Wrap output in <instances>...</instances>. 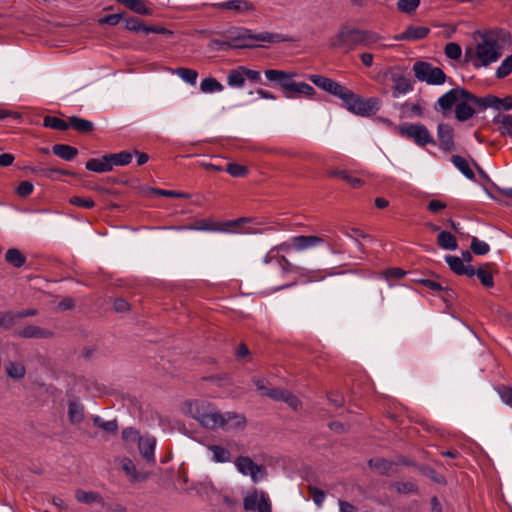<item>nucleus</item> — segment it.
<instances>
[{
    "instance_id": "f257e3e1",
    "label": "nucleus",
    "mask_w": 512,
    "mask_h": 512,
    "mask_svg": "<svg viewBox=\"0 0 512 512\" xmlns=\"http://www.w3.org/2000/svg\"><path fill=\"white\" fill-rule=\"evenodd\" d=\"M290 41V38L278 33L261 32L253 34L251 30L243 27H236L228 30L225 34V40L216 41L220 49L226 48H253L257 47L255 42L280 43Z\"/></svg>"
},
{
    "instance_id": "f03ea898",
    "label": "nucleus",
    "mask_w": 512,
    "mask_h": 512,
    "mask_svg": "<svg viewBox=\"0 0 512 512\" xmlns=\"http://www.w3.org/2000/svg\"><path fill=\"white\" fill-rule=\"evenodd\" d=\"M265 76L269 81L277 82L280 85L286 98L313 97L316 93L311 85L294 81L293 77L296 76V73L269 69L265 71Z\"/></svg>"
},
{
    "instance_id": "7ed1b4c3",
    "label": "nucleus",
    "mask_w": 512,
    "mask_h": 512,
    "mask_svg": "<svg viewBox=\"0 0 512 512\" xmlns=\"http://www.w3.org/2000/svg\"><path fill=\"white\" fill-rule=\"evenodd\" d=\"M501 56L498 40L491 34H485L477 43L476 48H467L465 58L472 61L475 67L487 66L496 62Z\"/></svg>"
},
{
    "instance_id": "20e7f679",
    "label": "nucleus",
    "mask_w": 512,
    "mask_h": 512,
    "mask_svg": "<svg viewBox=\"0 0 512 512\" xmlns=\"http://www.w3.org/2000/svg\"><path fill=\"white\" fill-rule=\"evenodd\" d=\"M188 411L203 427L217 429L223 426L222 413L211 403L203 400H194L189 403Z\"/></svg>"
},
{
    "instance_id": "39448f33",
    "label": "nucleus",
    "mask_w": 512,
    "mask_h": 512,
    "mask_svg": "<svg viewBox=\"0 0 512 512\" xmlns=\"http://www.w3.org/2000/svg\"><path fill=\"white\" fill-rule=\"evenodd\" d=\"M251 221L252 220L250 218L246 217L223 222L215 221L212 218H206L196 220L193 223L184 226L183 229L194 231L233 233L237 232V228H242L246 223H250Z\"/></svg>"
},
{
    "instance_id": "423d86ee",
    "label": "nucleus",
    "mask_w": 512,
    "mask_h": 512,
    "mask_svg": "<svg viewBox=\"0 0 512 512\" xmlns=\"http://www.w3.org/2000/svg\"><path fill=\"white\" fill-rule=\"evenodd\" d=\"M340 99L350 112L360 116H369L378 110L379 107V100L377 98L363 99L348 88H346Z\"/></svg>"
},
{
    "instance_id": "0eeeda50",
    "label": "nucleus",
    "mask_w": 512,
    "mask_h": 512,
    "mask_svg": "<svg viewBox=\"0 0 512 512\" xmlns=\"http://www.w3.org/2000/svg\"><path fill=\"white\" fill-rule=\"evenodd\" d=\"M397 130L402 137L413 140L420 147L436 144L429 130L421 123H404Z\"/></svg>"
},
{
    "instance_id": "6e6552de",
    "label": "nucleus",
    "mask_w": 512,
    "mask_h": 512,
    "mask_svg": "<svg viewBox=\"0 0 512 512\" xmlns=\"http://www.w3.org/2000/svg\"><path fill=\"white\" fill-rule=\"evenodd\" d=\"M415 77L429 85H441L446 81V75L439 67L424 61H418L413 65Z\"/></svg>"
},
{
    "instance_id": "1a4fd4ad",
    "label": "nucleus",
    "mask_w": 512,
    "mask_h": 512,
    "mask_svg": "<svg viewBox=\"0 0 512 512\" xmlns=\"http://www.w3.org/2000/svg\"><path fill=\"white\" fill-rule=\"evenodd\" d=\"M359 29L341 27L337 33L331 37L330 46L340 49L344 52H350L359 46Z\"/></svg>"
},
{
    "instance_id": "9d476101",
    "label": "nucleus",
    "mask_w": 512,
    "mask_h": 512,
    "mask_svg": "<svg viewBox=\"0 0 512 512\" xmlns=\"http://www.w3.org/2000/svg\"><path fill=\"white\" fill-rule=\"evenodd\" d=\"M460 99L472 100L476 105L478 97L470 93L469 91L456 87L443 94L437 101V105L443 111L450 110L454 105L460 101Z\"/></svg>"
},
{
    "instance_id": "9b49d317",
    "label": "nucleus",
    "mask_w": 512,
    "mask_h": 512,
    "mask_svg": "<svg viewBox=\"0 0 512 512\" xmlns=\"http://www.w3.org/2000/svg\"><path fill=\"white\" fill-rule=\"evenodd\" d=\"M235 466L241 474L250 476L254 483L263 479L267 474L266 468L263 465L256 464L248 456L237 457L235 460Z\"/></svg>"
},
{
    "instance_id": "f8f14e48",
    "label": "nucleus",
    "mask_w": 512,
    "mask_h": 512,
    "mask_svg": "<svg viewBox=\"0 0 512 512\" xmlns=\"http://www.w3.org/2000/svg\"><path fill=\"white\" fill-rule=\"evenodd\" d=\"M399 465H409L405 458H400L398 461H390L382 457L371 458L368 461V466L379 475L393 476L399 472Z\"/></svg>"
},
{
    "instance_id": "ddd939ff",
    "label": "nucleus",
    "mask_w": 512,
    "mask_h": 512,
    "mask_svg": "<svg viewBox=\"0 0 512 512\" xmlns=\"http://www.w3.org/2000/svg\"><path fill=\"white\" fill-rule=\"evenodd\" d=\"M243 506L247 511L271 512V504L263 491L249 493L244 498Z\"/></svg>"
},
{
    "instance_id": "4468645a",
    "label": "nucleus",
    "mask_w": 512,
    "mask_h": 512,
    "mask_svg": "<svg viewBox=\"0 0 512 512\" xmlns=\"http://www.w3.org/2000/svg\"><path fill=\"white\" fill-rule=\"evenodd\" d=\"M308 79L320 89L340 98L346 87L322 75H309Z\"/></svg>"
},
{
    "instance_id": "2eb2a0df",
    "label": "nucleus",
    "mask_w": 512,
    "mask_h": 512,
    "mask_svg": "<svg viewBox=\"0 0 512 512\" xmlns=\"http://www.w3.org/2000/svg\"><path fill=\"white\" fill-rule=\"evenodd\" d=\"M222 11H233L237 15H245L255 11V6L248 0H228L214 5Z\"/></svg>"
},
{
    "instance_id": "dca6fc26",
    "label": "nucleus",
    "mask_w": 512,
    "mask_h": 512,
    "mask_svg": "<svg viewBox=\"0 0 512 512\" xmlns=\"http://www.w3.org/2000/svg\"><path fill=\"white\" fill-rule=\"evenodd\" d=\"M437 136L439 140V147L446 152L455 150L454 130L445 123H440L437 127Z\"/></svg>"
},
{
    "instance_id": "f3484780",
    "label": "nucleus",
    "mask_w": 512,
    "mask_h": 512,
    "mask_svg": "<svg viewBox=\"0 0 512 512\" xmlns=\"http://www.w3.org/2000/svg\"><path fill=\"white\" fill-rule=\"evenodd\" d=\"M477 106L481 109L491 107L496 110H510L512 109V97L509 96L503 99L492 95L483 98L478 97Z\"/></svg>"
},
{
    "instance_id": "a211bd4d",
    "label": "nucleus",
    "mask_w": 512,
    "mask_h": 512,
    "mask_svg": "<svg viewBox=\"0 0 512 512\" xmlns=\"http://www.w3.org/2000/svg\"><path fill=\"white\" fill-rule=\"evenodd\" d=\"M14 335L20 338L26 339H47L53 336V333L50 330L41 328L36 325H27L21 329H18L14 332Z\"/></svg>"
},
{
    "instance_id": "6ab92c4d",
    "label": "nucleus",
    "mask_w": 512,
    "mask_h": 512,
    "mask_svg": "<svg viewBox=\"0 0 512 512\" xmlns=\"http://www.w3.org/2000/svg\"><path fill=\"white\" fill-rule=\"evenodd\" d=\"M155 447L156 439L153 436L144 435L139 438V452L148 463H155Z\"/></svg>"
},
{
    "instance_id": "aec40b11",
    "label": "nucleus",
    "mask_w": 512,
    "mask_h": 512,
    "mask_svg": "<svg viewBox=\"0 0 512 512\" xmlns=\"http://www.w3.org/2000/svg\"><path fill=\"white\" fill-rule=\"evenodd\" d=\"M430 30L424 26H408L404 32L395 36L398 41H416L425 38Z\"/></svg>"
},
{
    "instance_id": "412c9836",
    "label": "nucleus",
    "mask_w": 512,
    "mask_h": 512,
    "mask_svg": "<svg viewBox=\"0 0 512 512\" xmlns=\"http://www.w3.org/2000/svg\"><path fill=\"white\" fill-rule=\"evenodd\" d=\"M323 242V239L318 236H295L291 239V245L298 251L315 247Z\"/></svg>"
},
{
    "instance_id": "4be33fe9",
    "label": "nucleus",
    "mask_w": 512,
    "mask_h": 512,
    "mask_svg": "<svg viewBox=\"0 0 512 512\" xmlns=\"http://www.w3.org/2000/svg\"><path fill=\"white\" fill-rule=\"evenodd\" d=\"M473 105L477 106L472 100L460 99L455 108L456 119L461 122L470 119L475 113Z\"/></svg>"
},
{
    "instance_id": "5701e85b",
    "label": "nucleus",
    "mask_w": 512,
    "mask_h": 512,
    "mask_svg": "<svg viewBox=\"0 0 512 512\" xmlns=\"http://www.w3.org/2000/svg\"><path fill=\"white\" fill-rule=\"evenodd\" d=\"M86 169L92 172L104 173L112 170V162L109 155L102 158H92L86 162Z\"/></svg>"
},
{
    "instance_id": "b1692460",
    "label": "nucleus",
    "mask_w": 512,
    "mask_h": 512,
    "mask_svg": "<svg viewBox=\"0 0 512 512\" xmlns=\"http://www.w3.org/2000/svg\"><path fill=\"white\" fill-rule=\"evenodd\" d=\"M119 464L121 469L125 472V474L129 477L131 482H139L146 479V476L141 475L134 464V462L127 458L123 457L119 460Z\"/></svg>"
},
{
    "instance_id": "393cba45",
    "label": "nucleus",
    "mask_w": 512,
    "mask_h": 512,
    "mask_svg": "<svg viewBox=\"0 0 512 512\" xmlns=\"http://www.w3.org/2000/svg\"><path fill=\"white\" fill-rule=\"evenodd\" d=\"M223 417V426L220 428H243L246 424V418L242 414H238L236 412H226L222 413Z\"/></svg>"
},
{
    "instance_id": "a878e982",
    "label": "nucleus",
    "mask_w": 512,
    "mask_h": 512,
    "mask_svg": "<svg viewBox=\"0 0 512 512\" xmlns=\"http://www.w3.org/2000/svg\"><path fill=\"white\" fill-rule=\"evenodd\" d=\"M68 419L73 425L80 424L84 420V406L77 401H69Z\"/></svg>"
},
{
    "instance_id": "bb28decb",
    "label": "nucleus",
    "mask_w": 512,
    "mask_h": 512,
    "mask_svg": "<svg viewBox=\"0 0 512 512\" xmlns=\"http://www.w3.org/2000/svg\"><path fill=\"white\" fill-rule=\"evenodd\" d=\"M75 498L80 503H85V504L99 503L102 506L104 505L103 497L99 493L94 492V491H84V490L78 489L75 492Z\"/></svg>"
},
{
    "instance_id": "cd10ccee",
    "label": "nucleus",
    "mask_w": 512,
    "mask_h": 512,
    "mask_svg": "<svg viewBox=\"0 0 512 512\" xmlns=\"http://www.w3.org/2000/svg\"><path fill=\"white\" fill-rule=\"evenodd\" d=\"M52 152L61 159L71 161L77 156L78 149L66 144H55L52 147Z\"/></svg>"
},
{
    "instance_id": "c85d7f7f",
    "label": "nucleus",
    "mask_w": 512,
    "mask_h": 512,
    "mask_svg": "<svg viewBox=\"0 0 512 512\" xmlns=\"http://www.w3.org/2000/svg\"><path fill=\"white\" fill-rule=\"evenodd\" d=\"M69 127L75 129L79 133H89L94 129L93 122L80 118L78 116H71L68 118Z\"/></svg>"
},
{
    "instance_id": "c756f323",
    "label": "nucleus",
    "mask_w": 512,
    "mask_h": 512,
    "mask_svg": "<svg viewBox=\"0 0 512 512\" xmlns=\"http://www.w3.org/2000/svg\"><path fill=\"white\" fill-rule=\"evenodd\" d=\"M245 80L243 66L230 70L227 75V84L231 87L242 88Z\"/></svg>"
},
{
    "instance_id": "7c9ffc66",
    "label": "nucleus",
    "mask_w": 512,
    "mask_h": 512,
    "mask_svg": "<svg viewBox=\"0 0 512 512\" xmlns=\"http://www.w3.org/2000/svg\"><path fill=\"white\" fill-rule=\"evenodd\" d=\"M131 11L140 15H151L152 11L146 6L143 0H116Z\"/></svg>"
},
{
    "instance_id": "2f4dec72",
    "label": "nucleus",
    "mask_w": 512,
    "mask_h": 512,
    "mask_svg": "<svg viewBox=\"0 0 512 512\" xmlns=\"http://www.w3.org/2000/svg\"><path fill=\"white\" fill-rule=\"evenodd\" d=\"M32 173L41 176L46 177L51 180H57L59 175H71V172L59 168H37L33 167L30 169Z\"/></svg>"
},
{
    "instance_id": "473e14b6",
    "label": "nucleus",
    "mask_w": 512,
    "mask_h": 512,
    "mask_svg": "<svg viewBox=\"0 0 512 512\" xmlns=\"http://www.w3.org/2000/svg\"><path fill=\"white\" fill-rule=\"evenodd\" d=\"M5 260L13 267L20 268L25 264L26 257L20 250L11 248L7 250Z\"/></svg>"
},
{
    "instance_id": "72a5a7b5",
    "label": "nucleus",
    "mask_w": 512,
    "mask_h": 512,
    "mask_svg": "<svg viewBox=\"0 0 512 512\" xmlns=\"http://www.w3.org/2000/svg\"><path fill=\"white\" fill-rule=\"evenodd\" d=\"M389 488L399 494L417 493L418 487L414 482L395 481L390 483Z\"/></svg>"
},
{
    "instance_id": "f704fd0d",
    "label": "nucleus",
    "mask_w": 512,
    "mask_h": 512,
    "mask_svg": "<svg viewBox=\"0 0 512 512\" xmlns=\"http://www.w3.org/2000/svg\"><path fill=\"white\" fill-rule=\"evenodd\" d=\"M438 245L445 250H455L457 248L456 238L447 231H441L437 237Z\"/></svg>"
},
{
    "instance_id": "c9c22d12",
    "label": "nucleus",
    "mask_w": 512,
    "mask_h": 512,
    "mask_svg": "<svg viewBox=\"0 0 512 512\" xmlns=\"http://www.w3.org/2000/svg\"><path fill=\"white\" fill-rule=\"evenodd\" d=\"M330 176H335L342 179L343 181L347 182L352 188L355 189L362 187L364 184V181L362 179L350 175L345 170L332 171L330 172Z\"/></svg>"
},
{
    "instance_id": "e433bc0d",
    "label": "nucleus",
    "mask_w": 512,
    "mask_h": 512,
    "mask_svg": "<svg viewBox=\"0 0 512 512\" xmlns=\"http://www.w3.org/2000/svg\"><path fill=\"white\" fill-rule=\"evenodd\" d=\"M493 122L499 124V130L502 134L512 136V116L508 114H498Z\"/></svg>"
},
{
    "instance_id": "4c0bfd02",
    "label": "nucleus",
    "mask_w": 512,
    "mask_h": 512,
    "mask_svg": "<svg viewBox=\"0 0 512 512\" xmlns=\"http://www.w3.org/2000/svg\"><path fill=\"white\" fill-rule=\"evenodd\" d=\"M208 449L212 452L213 460L218 463L229 462L231 453L228 449L219 445H210Z\"/></svg>"
},
{
    "instance_id": "58836bf2",
    "label": "nucleus",
    "mask_w": 512,
    "mask_h": 512,
    "mask_svg": "<svg viewBox=\"0 0 512 512\" xmlns=\"http://www.w3.org/2000/svg\"><path fill=\"white\" fill-rule=\"evenodd\" d=\"M451 161L468 179L475 178V174L465 158L459 155H453Z\"/></svg>"
},
{
    "instance_id": "ea45409f",
    "label": "nucleus",
    "mask_w": 512,
    "mask_h": 512,
    "mask_svg": "<svg viewBox=\"0 0 512 512\" xmlns=\"http://www.w3.org/2000/svg\"><path fill=\"white\" fill-rule=\"evenodd\" d=\"M223 88V85L213 77H207L200 83V90L203 93L221 92Z\"/></svg>"
},
{
    "instance_id": "a19ab883",
    "label": "nucleus",
    "mask_w": 512,
    "mask_h": 512,
    "mask_svg": "<svg viewBox=\"0 0 512 512\" xmlns=\"http://www.w3.org/2000/svg\"><path fill=\"white\" fill-rule=\"evenodd\" d=\"M6 373L10 378L19 380L24 378L26 374V369L22 363L9 362L6 365Z\"/></svg>"
},
{
    "instance_id": "79ce46f5",
    "label": "nucleus",
    "mask_w": 512,
    "mask_h": 512,
    "mask_svg": "<svg viewBox=\"0 0 512 512\" xmlns=\"http://www.w3.org/2000/svg\"><path fill=\"white\" fill-rule=\"evenodd\" d=\"M358 38H359V45L370 47L371 45L379 42L382 37L375 32L359 29V37Z\"/></svg>"
},
{
    "instance_id": "37998d69",
    "label": "nucleus",
    "mask_w": 512,
    "mask_h": 512,
    "mask_svg": "<svg viewBox=\"0 0 512 512\" xmlns=\"http://www.w3.org/2000/svg\"><path fill=\"white\" fill-rule=\"evenodd\" d=\"M476 276L479 278L481 284L487 288L494 286V280L491 272L489 271V264H483L477 269Z\"/></svg>"
},
{
    "instance_id": "c03bdc74",
    "label": "nucleus",
    "mask_w": 512,
    "mask_h": 512,
    "mask_svg": "<svg viewBox=\"0 0 512 512\" xmlns=\"http://www.w3.org/2000/svg\"><path fill=\"white\" fill-rule=\"evenodd\" d=\"M173 73L179 76L183 81L195 85L198 77V72L191 68L180 67L173 70Z\"/></svg>"
},
{
    "instance_id": "a18cd8bd",
    "label": "nucleus",
    "mask_w": 512,
    "mask_h": 512,
    "mask_svg": "<svg viewBox=\"0 0 512 512\" xmlns=\"http://www.w3.org/2000/svg\"><path fill=\"white\" fill-rule=\"evenodd\" d=\"M395 82L393 97H398L400 94H405L412 89L409 79L404 76H397L393 78Z\"/></svg>"
},
{
    "instance_id": "49530a36",
    "label": "nucleus",
    "mask_w": 512,
    "mask_h": 512,
    "mask_svg": "<svg viewBox=\"0 0 512 512\" xmlns=\"http://www.w3.org/2000/svg\"><path fill=\"white\" fill-rule=\"evenodd\" d=\"M43 125L47 128L65 131L69 128L68 121H64L60 118L53 117V116H46L43 120Z\"/></svg>"
},
{
    "instance_id": "de8ad7c7",
    "label": "nucleus",
    "mask_w": 512,
    "mask_h": 512,
    "mask_svg": "<svg viewBox=\"0 0 512 512\" xmlns=\"http://www.w3.org/2000/svg\"><path fill=\"white\" fill-rule=\"evenodd\" d=\"M334 273L327 270H306L301 274L302 277L306 278L307 282L321 281L327 276L333 275Z\"/></svg>"
},
{
    "instance_id": "09e8293b",
    "label": "nucleus",
    "mask_w": 512,
    "mask_h": 512,
    "mask_svg": "<svg viewBox=\"0 0 512 512\" xmlns=\"http://www.w3.org/2000/svg\"><path fill=\"white\" fill-rule=\"evenodd\" d=\"M110 158V162H112L113 166H124L131 162L132 154L127 151H122L116 154H108Z\"/></svg>"
},
{
    "instance_id": "8fccbe9b",
    "label": "nucleus",
    "mask_w": 512,
    "mask_h": 512,
    "mask_svg": "<svg viewBox=\"0 0 512 512\" xmlns=\"http://www.w3.org/2000/svg\"><path fill=\"white\" fill-rule=\"evenodd\" d=\"M449 268L457 275H462L465 264L463 260L457 256L448 255L445 258Z\"/></svg>"
},
{
    "instance_id": "3c124183",
    "label": "nucleus",
    "mask_w": 512,
    "mask_h": 512,
    "mask_svg": "<svg viewBox=\"0 0 512 512\" xmlns=\"http://www.w3.org/2000/svg\"><path fill=\"white\" fill-rule=\"evenodd\" d=\"M512 72V55L506 57L496 70V77L499 79L505 78Z\"/></svg>"
},
{
    "instance_id": "603ef678",
    "label": "nucleus",
    "mask_w": 512,
    "mask_h": 512,
    "mask_svg": "<svg viewBox=\"0 0 512 512\" xmlns=\"http://www.w3.org/2000/svg\"><path fill=\"white\" fill-rule=\"evenodd\" d=\"M150 193L159 195V196H165V197H171V198H189L190 195L184 192H178L173 190H163L159 188H151Z\"/></svg>"
},
{
    "instance_id": "864d4df0",
    "label": "nucleus",
    "mask_w": 512,
    "mask_h": 512,
    "mask_svg": "<svg viewBox=\"0 0 512 512\" xmlns=\"http://www.w3.org/2000/svg\"><path fill=\"white\" fill-rule=\"evenodd\" d=\"M94 425L108 433H116L118 430V423L116 420L103 421L99 417H96L94 419Z\"/></svg>"
},
{
    "instance_id": "5fc2aeb1",
    "label": "nucleus",
    "mask_w": 512,
    "mask_h": 512,
    "mask_svg": "<svg viewBox=\"0 0 512 512\" xmlns=\"http://www.w3.org/2000/svg\"><path fill=\"white\" fill-rule=\"evenodd\" d=\"M471 250L476 254V255H485L489 252L490 248H489V245L487 243H485L484 241H481L479 240L478 238L476 237H473L472 240H471Z\"/></svg>"
},
{
    "instance_id": "6e6d98bb",
    "label": "nucleus",
    "mask_w": 512,
    "mask_h": 512,
    "mask_svg": "<svg viewBox=\"0 0 512 512\" xmlns=\"http://www.w3.org/2000/svg\"><path fill=\"white\" fill-rule=\"evenodd\" d=\"M445 55L452 59V60H458L461 57L462 49L459 44L450 42L445 46Z\"/></svg>"
},
{
    "instance_id": "4d7b16f0",
    "label": "nucleus",
    "mask_w": 512,
    "mask_h": 512,
    "mask_svg": "<svg viewBox=\"0 0 512 512\" xmlns=\"http://www.w3.org/2000/svg\"><path fill=\"white\" fill-rule=\"evenodd\" d=\"M226 171L232 176V177H244L248 173V169L246 166L239 165L236 163H229L226 167Z\"/></svg>"
},
{
    "instance_id": "13d9d810",
    "label": "nucleus",
    "mask_w": 512,
    "mask_h": 512,
    "mask_svg": "<svg viewBox=\"0 0 512 512\" xmlns=\"http://www.w3.org/2000/svg\"><path fill=\"white\" fill-rule=\"evenodd\" d=\"M146 25L138 18L131 17L125 20V28L132 32H144Z\"/></svg>"
},
{
    "instance_id": "bf43d9fd",
    "label": "nucleus",
    "mask_w": 512,
    "mask_h": 512,
    "mask_svg": "<svg viewBox=\"0 0 512 512\" xmlns=\"http://www.w3.org/2000/svg\"><path fill=\"white\" fill-rule=\"evenodd\" d=\"M12 311L0 312V328L9 330L14 326V318Z\"/></svg>"
},
{
    "instance_id": "052dcab7",
    "label": "nucleus",
    "mask_w": 512,
    "mask_h": 512,
    "mask_svg": "<svg viewBox=\"0 0 512 512\" xmlns=\"http://www.w3.org/2000/svg\"><path fill=\"white\" fill-rule=\"evenodd\" d=\"M420 4V0H399L397 7L400 11L405 13L413 12Z\"/></svg>"
},
{
    "instance_id": "680f3d73",
    "label": "nucleus",
    "mask_w": 512,
    "mask_h": 512,
    "mask_svg": "<svg viewBox=\"0 0 512 512\" xmlns=\"http://www.w3.org/2000/svg\"><path fill=\"white\" fill-rule=\"evenodd\" d=\"M497 392L501 398V400L506 404L512 407V388L510 386H499L497 388Z\"/></svg>"
},
{
    "instance_id": "e2e57ef3",
    "label": "nucleus",
    "mask_w": 512,
    "mask_h": 512,
    "mask_svg": "<svg viewBox=\"0 0 512 512\" xmlns=\"http://www.w3.org/2000/svg\"><path fill=\"white\" fill-rule=\"evenodd\" d=\"M70 204L79 206L82 208H93L95 206V202L91 198H82L79 196H73L69 200Z\"/></svg>"
},
{
    "instance_id": "0e129e2a",
    "label": "nucleus",
    "mask_w": 512,
    "mask_h": 512,
    "mask_svg": "<svg viewBox=\"0 0 512 512\" xmlns=\"http://www.w3.org/2000/svg\"><path fill=\"white\" fill-rule=\"evenodd\" d=\"M308 490H309V496L313 499L315 504L320 507L322 505V503L324 502L325 493L321 489L314 487V486H309Z\"/></svg>"
},
{
    "instance_id": "69168bd1",
    "label": "nucleus",
    "mask_w": 512,
    "mask_h": 512,
    "mask_svg": "<svg viewBox=\"0 0 512 512\" xmlns=\"http://www.w3.org/2000/svg\"><path fill=\"white\" fill-rule=\"evenodd\" d=\"M141 437L142 436L139 435V432L131 427L125 428L122 431V438L126 442H138Z\"/></svg>"
},
{
    "instance_id": "338daca9",
    "label": "nucleus",
    "mask_w": 512,
    "mask_h": 512,
    "mask_svg": "<svg viewBox=\"0 0 512 512\" xmlns=\"http://www.w3.org/2000/svg\"><path fill=\"white\" fill-rule=\"evenodd\" d=\"M283 402L287 403V405L293 410H298L301 407V401L299 398L289 391L286 392Z\"/></svg>"
},
{
    "instance_id": "774afa93",
    "label": "nucleus",
    "mask_w": 512,
    "mask_h": 512,
    "mask_svg": "<svg viewBox=\"0 0 512 512\" xmlns=\"http://www.w3.org/2000/svg\"><path fill=\"white\" fill-rule=\"evenodd\" d=\"M34 186L29 181H22L17 187V194L21 197H27L33 192Z\"/></svg>"
}]
</instances>
